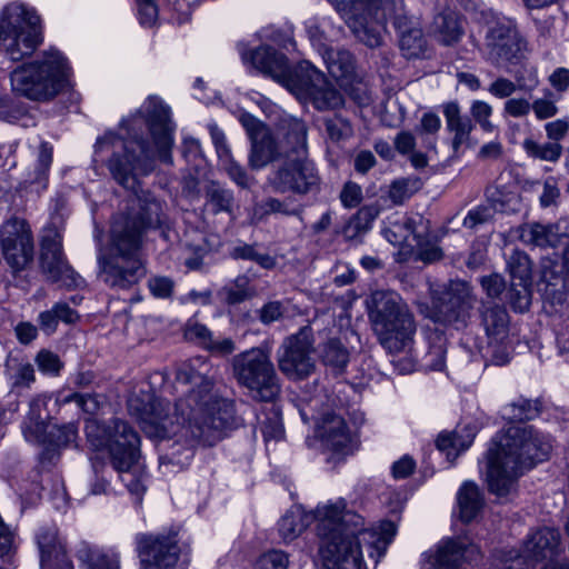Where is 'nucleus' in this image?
Listing matches in <instances>:
<instances>
[{
  "label": "nucleus",
  "instance_id": "nucleus-1",
  "mask_svg": "<svg viewBox=\"0 0 569 569\" xmlns=\"http://www.w3.org/2000/svg\"><path fill=\"white\" fill-rule=\"evenodd\" d=\"M198 365L208 367L201 358H196L177 368L176 381L183 386L192 385V388L173 406L143 390L132 392L128 399L130 415L149 438L173 439L174 445L181 447L182 458L176 457L179 449L171 457L160 458L163 469L170 463L186 466L194 448L219 441L232 419L231 403L213 392V381L206 372L197 370Z\"/></svg>",
  "mask_w": 569,
  "mask_h": 569
},
{
  "label": "nucleus",
  "instance_id": "nucleus-2",
  "mask_svg": "<svg viewBox=\"0 0 569 569\" xmlns=\"http://www.w3.org/2000/svg\"><path fill=\"white\" fill-rule=\"evenodd\" d=\"M122 126L129 138L122 139L108 132L98 139L96 153H111L107 161L111 176L120 186L133 192L128 211L117 214L112 223L124 221L128 233H137L141 243L144 230L162 223L163 207L149 192L138 194L139 178L153 171L156 158L172 163L173 128L168 108L154 97L148 98L136 114L122 121Z\"/></svg>",
  "mask_w": 569,
  "mask_h": 569
},
{
  "label": "nucleus",
  "instance_id": "nucleus-3",
  "mask_svg": "<svg viewBox=\"0 0 569 569\" xmlns=\"http://www.w3.org/2000/svg\"><path fill=\"white\" fill-rule=\"evenodd\" d=\"M319 552L327 569H369L377 567L396 535L391 521L379 529L367 528L365 519L346 510L345 500L316 508Z\"/></svg>",
  "mask_w": 569,
  "mask_h": 569
},
{
  "label": "nucleus",
  "instance_id": "nucleus-4",
  "mask_svg": "<svg viewBox=\"0 0 569 569\" xmlns=\"http://www.w3.org/2000/svg\"><path fill=\"white\" fill-rule=\"evenodd\" d=\"M551 442L531 426H511L496 436L487 452V482L498 497L509 495L525 469L547 459Z\"/></svg>",
  "mask_w": 569,
  "mask_h": 569
},
{
  "label": "nucleus",
  "instance_id": "nucleus-5",
  "mask_svg": "<svg viewBox=\"0 0 569 569\" xmlns=\"http://www.w3.org/2000/svg\"><path fill=\"white\" fill-rule=\"evenodd\" d=\"M71 67L64 54L50 48L11 72L12 90L29 100L48 102L70 87Z\"/></svg>",
  "mask_w": 569,
  "mask_h": 569
},
{
  "label": "nucleus",
  "instance_id": "nucleus-6",
  "mask_svg": "<svg viewBox=\"0 0 569 569\" xmlns=\"http://www.w3.org/2000/svg\"><path fill=\"white\" fill-rule=\"evenodd\" d=\"M137 233H128L124 221L111 224L110 248L98 253L99 276L112 289L128 290L144 276Z\"/></svg>",
  "mask_w": 569,
  "mask_h": 569
},
{
  "label": "nucleus",
  "instance_id": "nucleus-7",
  "mask_svg": "<svg viewBox=\"0 0 569 569\" xmlns=\"http://www.w3.org/2000/svg\"><path fill=\"white\" fill-rule=\"evenodd\" d=\"M282 127L292 147L268 178V184L278 193L306 194L319 182L317 170L307 157V126L300 119L286 117Z\"/></svg>",
  "mask_w": 569,
  "mask_h": 569
},
{
  "label": "nucleus",
  "instance_id": "nucleus-8",
  "mask_svg": "<svg viewBox=\"0 0 569 569\" xmlns=\"http://www.w3.org/2000/svg\"><path fill=\"white\" fill-rule=\"evenodd\" d=\"M368 317L379 342L390 353L411 346L416 325L408 306L391 290H376L366 300Z\"/></svg>",
  "mask_w": 569,
  "mask_h": 569
},
{
  "label": "nucleus",
  "instance_id": "nucleus-9",
  "mask_svg": "<svg viewBox=\"0 0 569 569\" xmlns=\"http://www.w3.org/2000/svg\"><path fill=\"white\" fill-rule=\"evenodd\" d=\"M241 57L244 63H250L260 72L271 77L300 100H308L313 89L326 82L325 74L310 62L302 61L291 69L286 56L269 46L243 51Z\"/></svg>",
  "mask_w": 569,
  "mask_h": 569
},
{
  "label": "nucleus",
  "instance_id": "nucleus-10",
  "mask_svg": "<svg viewBox=\"0 0 569 569\" xmlns=\"http://www.w3.org/2000/svg\"><path fill=\"white\" fill-rule=\"evenodd\" d=\"M43 41L40 17L22 2L8 3L0 13V51L20 61Z\"/></svg>",
  "mask_w": 569,
  "mask_h": 569
},
{
  "label": "nucleus",
  "instance_id": "nucleus-11",
  "mask_svg": "<svg viewBox=\"0 0 569 569\" xmlns=\"http://www.w3.org/2000/svg\"><path fill=\"white\" fill-rule=\"evenodd\" d=\"M230 365L237 383L248 389L253 399L271 402L279 397L281 382L268 346L239 352L232 357Z\"/></svg>",
  "mask_w": 569,
  "mask_h": 569
},
{
  "label": "nucleus",
  "instance_id": "nucleus-12",
  "mask_svg": "<svg viewBox=\"0 0 569 569\" xmlns=\"http://www.w3.org/2000/svg\"><path fill=\"white\" fill-rule=\"evenodd\" d=\"M84 431L94 448L108 449L111 463L119 473L128 472L137 462L140 438L128 422L113 419L104 426L96 419H88Z\"/></svg>",
  "mask_w": 569,
  "mask_h": 569
},
{
  "label": "nucleus",
  "instance_id": "nucleus-13",
  "mask_svg": "<svg viewBox=\"0 0 569 569\" xmlns=\"http://www.w3.org/2000/svg\"><path fill=\"white\" fill-rule=\"evenodd\" d=\"M338 14L345 20L359 41L369 48L382 44L379 28L371 23H382L392 20L396 10L393 0H327Z\"/></svg>",
  "mask_w": 569,
  "mask_h": 569
},
{
  "label": "nucleus",
  "instance_id": "nucleus-14",
  "mask_svg": "<svg viewBox=\"0 0 569 569\" xmlns=\"http://www.w3.org/2000/svg\"><path fill=\"white\" fill-rule=\"evenodd\" d=\"M569 535V519L566 525ZM560 551V533L552 528H542L530 535L523 545L522 553L508 551L499 559L498 569H529L535 562L541 560L552 561ZM543 569H569L553 562L547 563Z\"/></svg>",
  "mask_w": 569,
  "mask_h": 569
},
{
  "label": "nucleus",
  "instance_id": "nucleus-15",
  "mask_svg": "<svg viewBox=\"0 0 569 569\" xmlns=\"http://www.w3.org/2000/svg\"><path fill=\"white\" fill-rule=\"evenodd\" d=\"M280 372L291 381L308 379L316 371L315 346L307 328L286 337L277 351Z\"/></svg>",
  "mask_w": 569,
  "mask_h": 569
},
{
  "label": "nucleus",
  "instance_id": "nucleus-16",
  "mask_svg": "<svg viewBox=\"0 0 569 569\" xmlns=\"http://www.w3.org/2000/svg\"><path fill=\"white\" fill-rule=\"evenodd\" d=\"M0 250L12 273L26 270L33 261L34 241L24 219L10 218L0 228Z\"/></svg>",
  "mask_w": 569,
  "mask_h": 569
},
{
  "label": "nucleus",
  "instance_id": "nucleus-17",
  "mask_svg": "<svg viewBox=\"0 0 569 569\" xmlns=\"http://www.w3.org/2000/svg\"><path fill=\"white\" fill-rule=\"evenodd\" d=\"M485 46L490 59L498 63H518L526 58V40L511 21L497 19L488 24Z\"/></svg>",
  "mask_w": 569,
  "mask_h": 569
},
{
  "label": "nucleus",
  "instance_id": "nucleus-18",
  "mask_svg": "<svg viewBox=\"0 0 569 569\" xmlns=\"http://www.w3.org/2000/svg\"><path fill=\"white\" fill-rule=\"evenodd\" d=\"M476 303L471 287L466 281H450L433 297L436 321L466 325Z\"/></svg>",
  "mask_w": 569,
  "mask_h": 569
},
{
  "label": "nucleus",
  "instance_id": "nucleus-19",
  "mask_svg": "<svg viewBox=\"0 0 569 569\" xmlns=\"http://www.w3.org/2000/svg\"><path fill=\"white\" fill-rule=\"evenodd\" d=\"M239 120L251 141L248 158L251 169H262L280 157L281 152L267 126L248 112L241 113Z\"/></svg>",
  "mask_w": 569,
  "mask_h": 569
},
{
  "label": "nucleus",
  "instance_id": "nucleus-20",
  "mask_svg": "<svg viewBox=\"0 0 569 569\" xmlns=\"http://www.w3.org/2000/svg\"><path fill=\"white\" fill-rule=\"evenodd\" d=\"M138 553L141 569H169L173 567L180 553L176 533L141 536L138 539Z\"/></svg>",
  "mask_w": 569,
  "mask_h": 569
},
{
  "label": "nucleus",
  "instance_id": "nucleus-21",
  "mask_svg": "<svg viewBox=\"0 0 569 569\" xmlns=\"http://www.w3.org/2000/svg\"><path fill=\"white\" fill-rule=\"evenodd\" d=\"M41 270L48 279L70 286L76 283L74 272L62 253L61 234L56 228H47L41 239Z\"/></svg>",
  "mask_w": 569,
  "mask_h": 569
},
{
  "label": "nucleus",
  "instance_id": "nucleus-22",
  "mask_svg": "<svg viewBox=\"0 0 569 569\" xmlns=\"http://www.w3.org/2000/svg\"><path fill=\"white\" fill-rule=\"evenodd\" d=\"M392 23L398 30L399 47L403 56L409 59L422 56L426 51L427 41L419 19L409 17L401 4H396V10L392 12Z\"/></svg>",
  "mask_w": 569,
  "mask_h": 569
},
{
  "label": "nucleus",
  "instance_id": "nucleus-23",
  "mask_svg": "<svg viewBox=\"0 0 569 569\" xmlns=\"http://www.w3.org/2000/svg\"><path fill=\"white\" fill-rule=\"evenodd\" d=\"M465 32V17L449 7L443 8L435 16L430 27V33L433 39L445 47H453L459 43Z\"/></svg>",
  "mask_w": 569,
  "mask_h": 569
},
{
  "label": "nucleus",
  "instance_id": "nucleus-24",
  "mask_svg": "<svg viewBox=\"0 0 569 569\" xmlns=\"http://www.w3.org/2000/svg\"><path fill=\"white\" fill-rule=\"evenodd\" d=\"M479 556L480 550L476 545L449 539L439 545L430 558L429 569H459L462 559L471 561Z\"/></svg>",
  "mask_w": 569,
  "mask_h": 569
},
{
  "label": "nucleus",
  "instance_id": "nucleus-25",
  "mask_svg": "<svg viewBox=\"0 0 569 569\" xmlns=\"http://www.w3.org/2000/svg\"><path fill=\"white\" fill-rule=\"evenodd\" d=\"M316 433L322 445L332 452H346L350 445V433L345 419L333 412L323 415L316 426Z\"/></svg>",
  "mask_w": 569,
  "mask_h": 569
},
{
  "label": "nucleus",
  "instance_id": "nucleus-26",
  "mask_svg": "<svg viewBox=\"0 0 569 569\" xmlns=\"http://www.w3.org/2000/svg\"><path fill=\"white\" fill-rule=\"evenodd\" d=\"M37 543L41 569H73L54 528L41 529L37 535Z\"/></svg>",
  "mask_w": 569,
  "mask_h": 569
},
{
  "label": "nucleus",
  "instance_id": "nucleus-27",
  "mask_svg": "<svg viewBox=\"0 0 569 569\" xmlns=\"http://www.w3.org/2000/svg\"><path fill=\"white\" fill-rule=\"evenodd\" d=\"M321 54L329 73L335 79L349 82L356 78V63L349 51L325 47Z\"/></svg>",
  "mask_w": 569,
  "mask_h": 569
},
{
  "label": "nucleus",
  "instance_id": "nucleus-28",
  "mask_svg": "<svg viewBox=\"0 0 569 569\" xmlns=\"http://www.w3.org/2000/svg\"><path fill=\"white\" fill-rule=\"evenodd\" d=\"M443 116L447 129L453 134L452 148L457 152L465 144L472 131L471 120L461 114L460 107L457 102H448L443 106Z\"/></svg>",
  "mask_w": 569,
  "mask_h": 569
},
{
  "label": "nucleus",
  "instance_id": "nucleus-29",
  "mask_svg": "<svg viewBox=\"0 0 569 569\" xmlns=\"http://www.w3.org/2000/svg\"><path fill=\"white\" fill-rule=\"evenodd\" d=\"M520 241L535 247H556L559 243V234L552 224L538 222L523 223L518 228Z\"/></svg>",
  "mask_w": 569,
  "mask_h": 569
},
{
  "label": "nucleus",
  "instance_id": "nucleus-30",
  "mask_svg": "<svg viewBox=\"0 0 569 569\" xmlns=\"http://www.w3.org/2000/svg\"><path fill=\"white\" fill-rule=\"evenodd\" d=\"M459 517L463 522L472 521L483 507V498L479 487L471 481H466L457 495Z\"/></svg>",
  "mask_w": 569,
  "mask_h": 569
},
{
  "label": "nucleus",
  "instance_id": "nucleus-31",
  "mask_svg": "<svg viewBox=\"0 0 569 569\" xmlns=\"http://www.w3.org/2000/svg\"><path fill=\"white\" fill-rule=\"evenodd\" d=\"M475 438L473 429L463 427L451 433H440L437 438V448L447 453V458L453 461L460 452L468 449Z\"/></svg>",
  "mask_w": 569,
  "mask_h": 569
},
{
  "label": "nucleus",
  "instance_id": "nucleus-32",
  "mask_svg": "<svg viewBox=\"0 0 569 569\" xmlns=\"http://www.w3.org/2000/svg\"><path fill=\"white\" fill-rule=\"evenodd\" d=\"M482 323L489 338L496 342H502L509 330V316L506 309L493 306L482 312Z\"/></svg>",
  "mask_w": 569,
  "mask_h": 569
},
{
  "label": "nucleus",
  "instance_id": "nucleus-33",
  "mask_svg": "<svg viewBox=\"0 0 569 569\" xmlns=\"http://www.w3.org/2000/svg\"><path fill=\"white\" fill-rule=\"evenodd\" d=\"M86 569H120V557L114 551L86 548L80 551Z\"/></svg>",
  "mask_w": 569,
  "mask_h": 569
},
{
  "label": "nucleus",
  "instance_id": "nucleus-34",
  "mask_svg": "<svg viewBox=\"0 0 569 569\" xmlns=\"http://www.w3.org/2000/svg\"><path fill=\"white\" fill-rule=\"evenodd\" d=\"M522 148L529 158L546 162L555 163L562 154V146L559 142L540 143L532 138H526Z\"/></svg>",
  "mask_w": 569,
  "mask_h": 569
},
{
  "label": "nucleus",
  "instance_id": "nucleus-35",
  "mask_svg": "<svg viewBox=\"0 0 569 569\" xmlns=\"http://www.w3.org/2000/svg\"><path fill=\"white\" fill-rule=\"evenodd\" d=\"M308 100L312 102L318 110H333L343 106L342 94L332 87L327 80L325 83L317 86Z\"/></svg>",
  "mask_w": 569,
  "mask_h": 569
},
{
  "label": "nucleus",
  "instance_id": "nucleus-36",
  "mask_svg": "<svg viewBox=\"0 0 569 569\" xmlns=\"http://www.w3.org/2000/svg\"><path fill=\"white\" fill-rule=\"evenodd\" d=\"M507 267L512 282L519 281V284L532 282L531 261L527 253L515 250L507 260Z\"/></svg>",
  "mask_w": 569,
  "mask_h": 569
},
{
  "label": "nucleus",
  "instance_id": "nucleus-37",
  "mask_svg": "<svg viewBox=\"0 0 569 569\" xmlns=\"http://www.w3.org/2000/svg\"><path fill=\"white\" fill-rule=\"evenodd\" d=\"M322 360L326 366L341 371L349 361V351L339 340L331 339L323 346Z\"/></svg>",
  "mask_w": 569,
  "mask_h": 569
},
{
  "label": "nucleus",
  "instance_id": "nucleus-38",
  "mask_svg": "<svg viewBox=\"0 0 569 569\" xmlns=\"http://www.w3.org/2000/svg\"><path fill=\"white\" fill-rule=\"evenodd\" d=\"M219 295L226 303L237 305L254 296L247 277H238L230 286L224 287Z\"/></svg>",
  "mask_w": 569,
  "mask_h": 569
},
{
  "label": "nucleus",
  "instance_id": "nucleus-39",
  "mask_svg": "<svg viewBox=\"0 0 569 569\" xmlns=\"http://www.w3.org/2000/svg\"><path fill=\"white\" fill-rule=\"evenodd\" d=\"M306 528L303 517L299 511L287 512L278 523V530L283 541H292Z\"/></svg>",
  "mask_w": 569,
  "mask_h": 569
},
{
  "label": "nucleus",
  "instance_id": "nucleus-40",
  "mask_svg": "<svg viewBox=\"0 0 569 569\" xmlns=\"http://www.w3.org/2000/svg\"><path fill=\"white\" fill-rule=\"evenodd\" d=\"M39 402L33 400L30 403V413L23 422V433L28 440L46 441L47 426L41 420L39 413L36 412V408Z\"/></svg>",
  "mask_w": 569,
  "mask_h": 569
},
{
  "label": "nucleus",
  "instance_id": "nucleus-41",
  "mask_svg": "<svg viewBox=\"0 0 569 569\" xmlns=\"http://www.w3.org/2000/svg\"><path fill=\"white\" fill-rule=\"evenodd\" d=\"M531 283L519 284L512 282L509 291V302L516 311L523 312L529 309L531 303Z\"/></svg>",
  "mask_w": 569,
  "mask_h": 569
},
{
  "label": "nucleus",
  "instance_id": "nucleus-42",
  "mask_svg": "<svg viewBox=\"0 0 569 569\" xmlns=\"http://www.w3.org/2000/svg\"><path fill=\"white\" fill-rule=\"evenodd\" d=\"M517 89L528 90L529 88L523 84L520 80L518 83L511 81L508 78L499 77L490 83L488 91L490 94L498 99L511 98Z\"/></svg>",
  "mask_w": 569,
  "mask_h": 569
},
{
  "label": "nucleus",
  "instance_id": "nucleus-43",
  "mask_svg": "<svg viewBox=\"0 0 569 569\" xmlns=\"http://www.w3.org/2000/svg\"><path fill=\"white\" fill-rule=\"evenodd\" d=\"M36 363L44 375L58 376L63 368L59 356L50 350L42 349L36 356Z\"/></svg>",
  "mask_w": 569,
  "mask_h": 569
},
{
  "label": "nucleus",
  "instance_id": "nucleus-44",
  "mask_svg": "<svg viewBox=\"0 0 569 569\" xmlns=\"http://www.w3.org/2000/svg\"><path fill=\"white\" fill-rule=\"evenodd\" d=\"M470 113L483 131L492 132L495 130V124L490 121L492 107L488 102L482 100L472 101Z\"/></svg>",
  "mask_w": 569,
  "mask_h": 569
},
{
  "label": "nucleus",
  "instance_id": "nucleus-45",
  "mask_svg": "<svg viewBox=\"0 0 569 569\" xmlns=\"http://www.w3.org/2000/svg\"><path fill=\"white\" fill-rule=\"evenodd\" d=\"M288 555L280 550H270L262 553L254 563V569H287Z\"/></svg>",
  "mask_w": 569,
  "mask_h": 569
},
{
  "label": "nucleus",
  "instance_id": "nucleus-46",
  "mask_svg": "<svg viewBox=\"0 0 569 569\" xmlns=\"http://www.w3.org/2000/svg\"><path fill=\"white\" fill-rule=\"evenodd\" d=\"M495 210L491 206L481 204L468 211L463 218L465 228L475 229L492 220Z\"/></svg>",
  "mask_w": 569,
  "mask_h": 569
},
{
  "label": "nucleus",
  "instance_id": "nucleus-47",
  "mask_svg": "<svg viewBox=\"0 0 569 569\" xmlns=\"http://www.w3.org/2000/svg\"><path fill=\"white\" fill-rule=\"evenodd\" d=\"M531 102L523 97H511L503 103V116L510 118L522 119L531 111Z\"/></svg>",
  "mask_w": 569,
  "mask_h": 569
},
{
  "label": "nucleus",
  "instance_id": "nucleus-48",
  "mask_svg": "<svg viewBox=\"0 0 569 569\" xmlns=\"http://www.w3.org/2000/svg\"><path fill=\"white\" fill-rule=\"evenodd\" d=\"M327 132L332 140H341L352 134V128L350 122L340 117L335 116L325 121Z\"/></svg>",
  "mask_w": 569,
  "mask_h": 569
},
{
  "label": "nucleus",
  "instance_id": "nucleus-49",
  "mask_svg": "<svg viewBox=\"0 0 569 569\" xmlns=\"http://www.w3.org/2000/svg\"><path fill=\"white\" fill-rule=\"evenodd\" d=\"M48 435L50 441L58 447H67L77 439V427L73 423H68L61 427H52Z\"/></svg>",
  "mask_w": 569,
  "mask_h": 569
},
{
  "label": "nucleus",
  "instance_id": "nucleus-50",
  "mask_svg": "<svg viewBox=\"0 0 569 569\" xmlns=\"http://www.w3.org/2000/svg\"><path fill=\"white\" fill-rule=\"evenodd\" d=\"M209 202L218 211H229L232 204V194L216 184H211L207 191Z\"/></svg>",
  "mask_w": 569,
  "mask_h": 569
},
{
  "label": "nucleus",
  "instance_id": "nucleus-51",
  "mask_svg": "<svg viewBox=\"0 0 569 569\" xmlns=\"http://www.w3.org/2000/svg\"><path fill=\"white\" fill-rule=\"evenodd\" d=\"M76 402L79 408L82 409L83 412L94 415L100 408V401L96 395H83L73 392L67 397H64L61 402Z\"/></svg>",
  "mask_w": 569,
  "mask_h": 569
},
{
  "label": "nucleus",
  "instance_id": "nucleus-52",
  "mask_svg": "<svg viewBox=\"0 0 569 569\" xmlns=\"http://www.w3.org/2000/svg\"><path fill=\"white\" fill-rule=\"evenodd\" d=\"M229 177L240 187L248 188L251 184V179L247 174L246 170L237 163L232 156L220 159Z\"/></svg>",
  "mask_w": 569,
  "mask_h": 569
},
{
  "label": "nucleus",
  "instance_id": "nucleus-53",
  "mask_svg": "<svg viewBox=\"0 0 569 569\" xmlns=\"http://www.w3.org/2000/svg\"><path fill=\"white\" fill-rule=\"evenodd\" d=\"M339 197L345 208H356L363 199L362 189L358 183L348 181L343 184Z\"/></svg>",
  "mask_w": 569,
  "mask_h": 569
},
{
  "label": "nucleus",
  "instance_id": "nucleus-54",
  "mask_svg": "<svg viewBox=\"0 0 569 569\" xmlns=\"http://www.w3.org/2000/svg\"><path fill=\"white\" fill-rule=\"evenodd\" d=\"M184 336L188 340L193 341L207 349L208 345L212 340V332L201 323H189L186 328Z\"/></svg>",
  "mask_w": 569,
  "mask_h": 569
},
{
  "label": "nucleus",
  "instance_id": "nucleus-55",
  "mask_svg": "<svg viewBox=\"0 0 569 569\" xmlns=\"http://www.w3.org/2000/svg\"><path fill=\"white\" fill-rule=\"evenodd\" d=\"M286 312V307L282 301H269L264 303L259 310V320L263 325H270L274 321L282 319Z\"/></svg>",
  "mask_w": 569,
  "mask_h": 569
},
{
  "label": "nucleus",
  "instance_id": "nucleus-56",
  "mask_svg": "<svg viewBox=\"0 0 569 569\" xmlns=\"http://www.w3.org/2000/svg\"><path fill=\"white\" fill-rule=\"evenodd\" d=\"M531 110L537 120H546L555 117L558 113V106L556 101L548 98H537L531 102Z\"/></svg>",
  "mask_w": 569,
  "mask_h": 569
},
{
  "label": "nucleus",
  "instance_id": "nucleus-57",
  "mask_svg": "<svg viewBox=\"0 0 569 569\" xmlns=\"http://www.w3.org/2000/svg\"><path fill=\"white\" fill-rule=\"evenodd\" d=\"M139 21L143 27H152L158 19V8L153 0H137Z\"/></svg>",
  "mask_w": 569,
  "mask_h": 569
},
{
  "label": "nucleus",
  "instance_id": "nucleus-58",
  "mask_svg": "<svg viewBox=\"0 0 569 569\" xmlns=\"http://www.w3.org/2000/svg\"><path fill=\"white\" fill-rule=\"evenodd\" d=\"M151 293L157 298H169L172 295L174 283L168 277H154L148 282Z\"/></svg>",
  "mask_w": 569,
  "mask_h": 569
},
{
  "label": "nucleus",
  "instance_id": "nucleus-59",
  "mask_svg": "<svg viewBox=\"0 0 569 569\" xmlns=\"http://www.w3.org/2000/svg\"><path fill=\"white\" fill-rule=\"evenodd\" d=\"M408 179H399L393 181L389 188V198L393 204H401L411 196Z\"/></svg>",
  "mask_w": 569,
  "mask_h": 569
},
{
  "label": "nucleus",
  "instance_id": "nucleus-60",
  "mask_svg": "<svg viewBox=\"0 0 569 569\" xmlns=\"http://www.w3.org/2000/svg\"><path fill=\"white\" fill-rule=\"evenodd\" d=\"M546 134L550 142L562 140L569 131V121L567 119H557L545 124Z\"/></svg>",
  "mask_w": 569,
  "mask_h": 569
},
{
  "label": "nucleus",
  "instance_id": "nucleus-61",
  "mask_svg": "<svg viewBox=\"0 0 569 569\" xmlns=\"http://www.w3.org/2000/svg\"><path fill=\"white\" fill-rule=\"evenodd\" d=\"M480 283L489 297H499L505 290V280L501 276L495 273L482 277Z\"/></svg>",
  "mask_w": 569,
  "mask_h": 569
},
{
  "label": "nucleus",
  "instance_id": "nucleus-62",
  "mask_svg": "<svg viewBox=\"0 0 569 569\" xmlns=\"http://www.w3.org/2000/svg\"><path fill=\"white\" fill-rule=\"evenodd\" d=\"M415 468V460L409 456H403L393 462L391 472L395 479H403L409 477L413 472Z\"/></svg>",
  "mask_w": 569,
  "mask_h": 569
},
{
  "label": "nucleus",
  "instance_id": "nucleus-63",
  "mask_svg": "<svg viewBox=\"0 0 569 569\" xmlns=\"http://www.w3.org/2000/svg\"><path fill=\"white\" fill-rule=\"evenodd\" d=\"M550 86L558 92H565L569 88V69L556 68L548 78Z\"/></svg>",
  "mask_w": 569,
  "mask_h": 569
},
{
  "label": "nucleus",
  "instance_id": "nucleus-64",
  "mask_svg": "<svg viewBox=\"0 0 569 569\" xmlns=\"http://www.w3.org/2000/svg\"><path fill=\"white\" fill-rule=\"evenodd\" d=\"M14 332H16L17 339L22 345L30 343L38 336L37 327L33 323L28 322V321L19 322L14 328Z\"/></svg>",
  "mask_w": 569,
  "mask_h": 569
}]
</instances>
